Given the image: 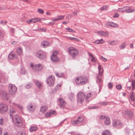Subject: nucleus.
<instances>
[{
	"instance_id": "f257e3e1",
	"label": "nucleus",
	"mask_w": 135,
	"mask_h": 135,
	"mask_svg": "<svg viewBox=\"0 0 135 135\" xmlns=\"http://www.w3.org/2000/svg\"><path fill=\"white\" fill-rule=\"evenodd\" d=\"M68 50L70 55L73 58H75L78 54V50L74 47H70L68 48Z\"/></svg>"
},
{
	"instance_id": "f03ea898",
	"label": "nucleus",
	"mask_w": 135,
	"mask_h": 135,
	"mask_svg": "<svg viewBox=\"0 0 135 135\" xmlns=\"http://www.w3.org/2000/svg\"><path fill=\"white\" fill-rule=\"evenodd\" d=\"M99 73L97 76V81L99 82L102 81V79L103 77V70L101 67V66L99 64L98 67Z\"/></svg>"
},
{
	"instance_id": "7ed1b4c3",
	"label": "nucleus",
	"mask_w": 135,
	"mask_h": 135,
	"mask_svg": "<svg viewBox=\"0 0 135 135\" xmlns=\"http://www.w3.org/2000/svg\"><path fill=\"white\" fill-rule=\"evenodd\" d=\"M75 81L78 84L83 85L86 83L87 81V79L85 77H80L77 78Z\"/></svg>"
},
{
	"instance_id": "20e7f679",
	"label": "nucleus",
	"mask_w": 135,
	"mask_h": 135,
	"mask_svg": "<svg viewBox=\"0 0 135 135\" xmlns=\"http://www.w3.org/2000/svg\"><path fill=\"white\" fill-rule=\"evenodd\" d=\"M85 95V94L82 91L79 92L77 95L78 103H83L84 101Z\"/></svg>"
},
{
	"instance_id": "39448f33",
	"label": "nucleus",
	"mask_w": 135,
	"mask_h": 135,
	"mask_svg": "<svg viewBox=\"0 0 135 135\" xmlns=\"http://www.w3.org/2000/svg\"><path fill=\"white\" fill-rule=\"evenodd\" d=\"M135 11L134 9H131L128 6H126L122 8H119V12H123L126 11L127 13H129L133 12Z\"/></svg>"
},
{
	"instance_id": "423d86ee",
	"label": "nucleus",
	"mask_w": 135,
	"mask_h": 135,
	"mask_svg": "<svg viewBox=\"0 0 135 135\" xmlns=\"http://www.w3.org/2000/svg\"><path fill=\"white\" fill-rule=\"evenodd\" d=\"M12 119L14 123L17 126H21L22 125V120L18 116L16 115L12 117Z\"/></svg>"
},
{
	"instance_id": "0eeeda50",
	"label": "nucleus",
	"mask_w": 135,
	"mask_h": 135,
	"mask_svg": "<svg viewBox=\"0 0 135 135\" xmlns=\"http://www.w3.org/2000/svg\"><path fill=\"white\" fill-rule=\"evenodd\" d=\"M55 80L54 76L51 75L48 77L47 78V83L48 85L50 86H53Z\"/></svg>"
},
{
	"instance_id": "6e6552de",
	"label": "nucleus",
	"mask_w": 135,
	"mask_h": 135,
	"mask_svg": "<svg viewBox=\"0 0 135 135\" xmlns=\"http://www.w3.org/2000/svg\"><path fill=\"white\" fill-rule=\"evenodd\" d=\"M9 93L11 94H14L16 91L17 88L13 84H9L8 86Z\"/></svg>"
},
{
	"instance_id": "1a4fd4ad",
	"label": "nucleus",
	"mask_w": 135,
	"mask_h": 135,
	"mask_svg": "<svg viewBox=\"0 0 135 135\" xmlns=\"http://www.w3.org/2000/svg\"><path fill=\"white\" fill-rule=\"evenodd\" d=\"M58 52L56 51H54L51 56V59L54 62H57L59 61V59L57 56Z\"/></svg>"
},
{
	"instance_id": "9d476101",
	"label": "nucleus",
	"mask_w": 135,
	"mask_h": 135,
	"mask_svg": "<svg viewBox=\"0 0 135 135\" xmlns=\"http://www.w3.org/2000/svg\"><path fill=\"white\" fill-rule=\"evenodd\" d=\"M99 118L101 119L104 120L105 123L106 125H109L110 123V118L108 117L101 115L100 116Z\"/></svg>"
},
{
	"instance_id": "9b49d317",
	"label": "nucleus",
	"mask_w": 135,
	"mask_h": 135,
	"mask_svg": "<svg viewBox=\"0 0 135 135\" xmlns=\"http://www.w3.org/2000/svg\"><path fill=\"white\" fill-rule=\"evenodd\" d=\"M36 55L37 57L41 59H44L46 57L45 54L41 51H38L36 53Z\"/></svg>"
},
{
	"instance_id": "f8f14e48",
	"label": "nucleus",
	"mask_w": 135,
	"mask_h": 135,
	"mask_svg": "<svg viewBox=\"0 0 135 135\" xmlns=\"http://www.w3.org/2000/svg\"><path fill=\"white\" fill-rule=\"evenodd\" d=\"M83 120L84 119L83 117H79L76 120L73 121L72 123L74 125H77L82 122Z\"/></svg>"
},
{
	"instance_id": "ddd939ff",
	"label": "nucleus",
	"mask_w": 135,
	"mask_h": 135,
	"mask_svg": "<svg viewBox=\"0 0 135 135\" xmlns=\"http://www.w3.org/2000/svg\"><path fill=\"white\" fill-rule=\"evenodd\" d=\"M7 106L5 104H1L0 105V113H4L7 111Z\"/></svg>"
},
{
	"instance_id": "4468645a",
	"label": "nucleus",
	"mask_w": 135,
	"mask_h": 135,
	"mask_svg": "<svg viewBox=\"0 0 135 135\" xmlns=\"http://www.w3.org/2000/svg\"><path fill=\"white\" fill-rule=\"evenodd\" d=\"M128 84H130L132 86V90H133L135 89V81L132 80V81L128 82L126 86L127 87V89L129 90H130L131 88V86H128Z\"/></svg>"
},
{
	"instance_id": "2eb2a0df",
	"label": "nucleus",
	"mask_w": 135,
	"mask_h": 135,
	"mask_svg": "<svg viewBox=\"0 0 135 135\" xmlns=\"http://www.w3.org/2000/svg\"><path fill=\"white\" fill-rule=\"evenodd\" d=\"M59 107L61 108L64 107L66 105V102L62 98L59 99Z\"/></svg>"
},
{
	"instance_id": "dca6fc26",
	"label": "nucleus",
	"mask_w": 135,
	"mask_h": 135,
	"mask_svg": "<svg viewBox=\"0 0 135 135\" xmlns=\"http://www.w3.org/2000/svg\"><path fill=\"white\" fill-rule=\"evenodd\" d=\"M8 58L11 60L16 59L17 58V56L14 52H11L8 55Z\"/></svg>"
},
{
	"instance_id": "f3484780",
	"label": "nucleus",
	"mask_w": 135,
	"mask_h": 135,
	"mask_svg": "<svg viewBox=\"0 0 135 135\" xmlns=\"http://www.w3.org/2000/svg\"><path fill=\"white\" fill-rule=\"evenodd\" d=\"M122 123L120 120H114L112 123V125L114 127H116L117 126L121 125Z\"/></svg>"
},
{
	"instance_id": "a211bd4d",
	"label": "nucleus",
	"mask_w": 135,
	"mask_h": 135,
	"mask_svg": "<svg viewBox=\"0 0 135 135\" xmlns=\"http://www.w3.org/2000/svg\"><path fill=\"white\" fill-rule=\"evenodd\" d=\"M43 66L40 64H38L35 65L34 66V68L33 69L36 71H39L41 70L43 68Z\"/></svg>"
},
{
	"instance_id": "6ab92c4d",
	"label": "nucleus",
	"mask_w": 135,
	"mask_h": 135,
	"mask_svg": "<svg viewBox=\"0 0 135 135\" xmlns=\"http://www.w3.org/2000/svg\"><path fill=\"white\" fill-rule=\"evenodd\" d=\"M35 107L32 104H30L27 107V109L29 111L33 112L35 109Z\"/></svg>"
},
{
	"instance_id": "aec40b11",
	"label": "nucleus",
	"mask_w": 135,
	"mask_h": 135,
	"mask_svg": "<svg viewBox=\"0 0 135 135\" xmlns=\"http://www.w3.org/2000/svg\"><path fill=\"white\" fill-rule=\"evenodd\" d=\"M1 94L3 95V98L4 99H7V96L8 94L5 90H2L1 91Z\"/></svg>"
},
{
	"instance_id": "412c9836",
	"label": "nucleus",
	"mask_w": 135,
	"mask_h": 135,
	"mask_svg": "<svg viewBox=\"0 0 135 135\" xmlns=\"http://www.w3.org/2000/svg\"><path fill=\"white\" fill-rule=\"evenodd\" d=\"M98 33L100 35L105 36H107L109 35V32L108 31L103 32L102 31H99L98 32Z\"/></svg>"
},
{
	"instance_id": "4be33fe9",
	"label": "nucleus",
	"mask_w": 135,
	"mask_h": 135,
	"mask_svg": "<svg viewBox=\"0 0 135 135\" xmlns=\"http://www.w3.org/2000/svg\"><path fill=\"white\" fill-rule=\"evenodd\" d=\"M92 96V94L91 93H87L85 97V99L86 102L88 103L89 102L90 100L89 99V98L91 97Z\"/></svg>"
},
{
	"instance_id": "5701e85b",
	"label": "nucleus",
	"mask_w": 135,
	"mask_h": 135,
	"mask_svg": "<svg viewBox=\"0 0 135 135\" xmlns=\"http://www.w3.org/2000/svg\"><path fill=\"white\" fill-rule=\"evenodd\" d=\"M64 17V16L60 15L58 16L56 18L52 19V20L53 21H56L59 20H61Z\"/></svg>"
},
{
	"instance_id": "b1692460",
	"label": "nucleus",
	"mask_w": 135,
	"mask_h": 135,
	"mask_svg": "<svg viewBox=\"0 0 135 135\" xmlns=\"http://www.w3.org/2000/svg\"><path fill=\"white\" fill-rule=\"evenodd\" d=\"M130 98L132 101H133L134 103L135 102V93L133 92L131 93V95H130Z\"/></svg>"
},
{
	"instance_id": "393cba45",
	"label": "nucleus",
	"mask_w": 135,
	"mask_h": 135,
	"mask_svg": "<svg viewBox=\"0 0 135 135\" xmlns=\"http://www.w3.org/2000/svg\"><path fill=\"white\" fill-rule=\"evenodd\" d=\"M16 53L18 55H21L23 53L22 49L21 47L18 48L16 50Z\"/></svg>"
},
{
	"instance_id": "a878e982",
	"label": "nucleus",
	"mask_w": 135,
	"mask_h": 135,
	"mask_svg": "<svg viewBox=\"0 0 135 135\" xmlns=\"http://www.w3.org/2000/svg\"><path fill=\"white\" fill-rule=\"evenodd\" d=\"M49 43L46 41H45L42 42L41 44V46H42L43 47L46 48L49 46Z\"/></svg>"
},
{
	"instance_id": "bb28decb",
	"label": "nucleus",
	"mask_w": 135,
	"mask_h": 135,
	"mask_svg": "<svg viewBox=\"0 0 135 135\" xmlns=\"http://www.w3.org/2000/svg\"><path fill=\"white\" fill-rule=\"evenodd\" d=\"M47 109V107L46 106H43L41 108L40 110L42 113H44L46 112Z\"/></svg>"
},
{
	"instance_id": "cd10ccee",
	"label": "nucleus",
	"mask_w": 135,
	"mask_h": 135,
	"mask_svg": "<svg viewBox=\"0 0 135 135\" xmlns=\"http://www.w3.org/2000/svg\"><path fill=\"white\" fill-rule=\"evenodd\" d=\"M16 112V110L13 108L11 109L10 110L9 114L12 117L14 115H15Z\"/></svg>"
},
{
	"instance_id": "c85d7f7f",
	"label": "nucleus",
	"mask_w": 135,
	"mask_h": 135,
	"mask_svg": "<svg viewBox=\"0 0 135 135\" xmlns=\"http://www.w3.org/2000/svg\"><path fill=\"white\" fill-rule=\"evenodd\" d=\"M104 42V41L103 40V39H101L100 40H97L94 41L93 43H95L97 44H102Z\"/></svg>"
},
{
	"instance_id": "c756f323",
	"label": "nucleus",
	"mask_w": 135,
	"mask_h": 135,
	"mask_svg": "<svg viewBox=\"0 0 135 135\" xmlns=\"http://www.w3.org/2000/svg\"><path fill=\"white\" fill-rule=\"evenodd\" d=\"M102 134V135H112L111 133L108 130L103 131Z\"/></svg>"
},
{
	"instance_id": "7c9ffc66",
	"label": "nucleus",
	"mask_w": 135,
	"mask_h": 135,
	"mask_svg": "<svg viewBox=\"0 0 135 135\" xmlns=\"http://www.w3.org/2000/svg\"><path fill=\"white\" fill-rule=\"evenodd\" d=\"M37 129V127L36 126H32L30 128V131L31 132L35 131Z\"/></svg>"
},
{
	"instance_id": "2f4dec72",
	"label": "nucleus",
	"mask_w": 135,
	"mask_h": 135,
	"mask_svg": "<svg viewBox=\"0 0 135 135\" xmlns=\"http://www.w3.org/2000/svg\"><path fill=\"white\" fill-rule=\"evenodd\" d=\"M126 113L129 117H131L133 115V112L131 111H127L126 112Z\"/></svg>"
},
{
	"instance_id": "473e14b6",
	"label": "nucleus",
	"mask_w": 135,
	"mask_h": 135,
	"mask_svg": "<svg viewBox=\"0 0 135 135\" xmlns=\"http://www.w3.org/2000/svg\"><path fill=\"white\" fill-rule=\"evenodd\" d=\"M32 86V84L31 83H29L25 85V87L27 89L31 88Z\"/></svg>"
},
{
	"instance_id": "72a5a7b5",
	"label": "nucleus",
	"mask_w": 135,
	"mask_h": 135,
	"mask_svg": "<svg viewBox=\"0 0 135 135\" xmlns=\"http://www.w3.org/2000/svg\"><path fill=\"white\" fill-rule=\"evenodd\" d=\"M55 74L56 76L58 77H63L64 76V74L62 73H56Z\"/></svg>"
},
{
	"instance_id": "f704fd0d",
	"label": "nucleus",
	"mask_w": 135,
	"mask_h": 135,
	"mask_svg": "<svg viewBox=\"0 0 135 135\" xmlns=\"http://www.w3.org/2000/svg\"><path fill=\"white\" fill-rule=\"evenodd\" d=\"M35 83L36 85H37V87L39 88H41V84L38 81H35Z\"/></svg>"
},
{
	"instance_id": "c9c22d12",
	"label": "nucleus",
	"mask_w": 135,
	"mask_h": 135,
	"mask_svg": "<svg viewBox=\"0 0 135 135\" xmlns=\"http://www.w3.org/2000/svg\"><path fill=\"white\" fill-rule=\"evenodd\" d=\"M38 20V19L37 18H33L32 19H31L32 23H34L36 22H38L40 21L41 19H39V21H37Z\"/></svg>"
},
{
	"instance_id": "e433bc0d",
	"label": "nucleus",
	"mask_w": 135,
	"mask_h": 135,
	"mask_svg": "<svg viewBox=\"0 0 135 135\" xmlns=\"http://www.w3.org/2000/svg\"><path fill=\"white\" fill-rule=\"evenodd\" d=\"M68 38L70 40H74L78 42H79L80 41V40L74 37H69Z\"/></svg>"
},
{
	"instance_id": "4c0bfd02",
	"label": "nucleus",
	"mask_w": 135,
	"mask_h": 135,
	"mask_svg": "<svg viewBox=\"0 0 135 135\" xmlns=\"http://www.w3.org/2000/svg\"><path fill=\"white\" fill-rule=\"evenodd\" d=\"M126 46V43L125 42H123L119 46L120 48L121 49H123Z\"/></svg>"
},
{
	"instance_id": "58836bf2",
	"label": "nucleus",
	"mask_w": 135,
	"mask_h": 135,
	"mask_svg": "<svg viewBox=\"0 0 135 135\" xmlns=\"http://www.w3.org/2000/svg\"><path fill=\"white\" fill-rule=\"evenodd\" d=\"M100 105H106L108 104V102H101L99 103Z\"/></svg>"
},
{
	"instance_id": "ea45409f",
	"label": "nucleus",
	"mask_w": 135,
	"mask_h": 135,
	"mask_svg": "<svg viewBox=\"0 0 135 135\" xmlns=\"http://www.w3.org/2000/svg\"><path fill=\"white\" fill-rule=\"evenodd\" d=\"M66 29L69 32L74 33L75 32V31L70 28H66Z\"/></svg>"
},
{
	"instance_id": "a19ab883",
	"label": "nucleus",
	"mask_w": 135,
	"mask_h": 135,
	"mask_svg": "<svg viewBox=\"0 0 135 135\" xmlns=\"http://www.w3.org/2000/svg\"><path fill=\"white\" fill-rule=\"evenodd\" d=\"M61 86V84L57 85L54 88V90L55 91L57 90L58 89H59V88Z\"/></svg>"
},
{
	"instance_id": "79ce46f5",
	"label": "nucleus",
	"mask_w": 135,
	"mask_h": 135,
	"mask_svg": "<svg viewBox=\"0 0 135 135\" xmlns=\"http://www.w3.org/2000/svg\"><path fill=\"white\" fill-rule=\"evenodd\" d=\"M111 27H117V25L116 23H115L113 22H112L111 25Z\"/></svg>"
},
{
	"instance_id": "37998d69",
	"label": "nucleus",
	"mask_w": 135,
	"mask_h": 135,
	"mask_svg": "<svg viewBox=\"0 0 135 135\" xmlns=\"http://www.w3.org/2000/svg\"><path fill=\"white\" fill-rule=\"evenodd\" d=\"M108 87L109 88L111 89L113 87V84L111 83L110 82L108 84Z\"/></svg>"
},
{
	"instance_id": "c03bdc74",
	"label": "nucleus",
	"mask_w": 135,
	"mask_h": 135,
	"mask_svg": "<svg viewBox=\"0 0 135 135\" xmlns=\"http://www.w3.org/2000/svg\"><path fill=\"white\" fill-rule=\"evenodd\" d=\"M37 11L40 14H43L44 13V11L43 10L41 9H38L37 10Z\"/></svg>"
},
{
	"instance_id": "a18cd8bd",
	"label": "nucleus",
	"mask_w": 135,
	"mask_h": 135,
	"mask_svg": "<svg viewBox=\"0 0 135 135\" xmlns=\"http://www.w3.org/2000/svg\"><path fill=\"white\" fill-rule=\"evenodd\" d=\"M111 22H108L106 24L105 27H109V26L111 27Z\"/></svg>"
},
{
	"instance_id": "49530a36",
	"label": "nucleus",
	"mask_w": 135,
	"mask_h": 135,
	"mask_svg": "<svg viewBox=\"0 0 135 135\" xmlns=\"http://www.w3.org/2000/svg\"><path fill=\"white\" fill-rule=\"evenodd\" d=\"M116 87L117 89L120 90L121 89L122 86L120 85H118L116 86Z\"/></svg>"
},
{
	"instance_id": "de8ad7c7",
	"label": "nucleus",
	"mask_w": 135,
	"mask_h": 135,
	"mask_svg": "<svg viewBox=\"0 0 135 135\" xmlns=\"http://www.w3.org/2000/svg\"><path fill=\"white\" fill-rule=\"evenodd\" d=\"M91 58L92 59L91 60V61L94 62H96V60L94 56L91 57Z\"/></svg>"
},
{
	"instance_id": "09e8293b",
	"label": "nucleus",
	"mask_w": 135,
	"mask_h": 135,
	"mask_svg": "<svg viewBox=\"0 0 135 135\" xmlns=\"http://www.w3.org/2000/svg\"><path fill=\"white\" fill-rule=\"evenodd\" d=\"M25 73V70L23 68H22L21 71V73L22 74H24Z\"/></svg>"
},
{
	"instance_id": "8fccbe9b",
	"label": "nucleus",
	"mask_w": 135,
	"mask_h": 135,
	"mask_svg": "<svg viewBox=\"0 0 135 135\" xmlns=\"http://www.w3.org/2000/svg\"><path fill=\"white\" fill-rule=\"evenodd\" d=\"M107 8V6H103V7H101V10H106Z\"/></svg>"
},
{
	"instance_id": "3c124183",
	"label": "nucleus",
	"mask_w": 135,
	"mask_h": 135,
	"mask_svg": "<svg viewBox=\"0 0 135 135\" xmlns=\"http://www.w3.org/2000/svg\"><path fill=\"white\" fill-rule=\"evenodd\" d=\"M51 115V113H47L45 114V116L47 117H49Z\"/></svg>"
},
{
	"instance_id": "603ef678",
	"label": "nucleus",
	"mask_w": 135,
	"mask_h": 135,
	"mask_svg": "<svg viewBox=\"0 0 135 135\" xmlns=\"http://www.w3.org/2000/svg\"><path fill=\"white\" fill-rule=\"evenodd\" d=\"M119 16V15L118 13H115L114 15L113 16V17L114 18H117Z\"/></svg>"
},
{
	"instance_id": "864d4df0",
	"label": "nucleus",
	"mask_w": 135,
	"mask_h": 135,
	"mask_svg": "<svg viewBox=\"0 0 135 135\" xmlns=\"http://www.w3.org/2000/svg\"><path fill=\"white\" fill-rule=\"evenodd\" d=\"M17 135H26L24 132H18Z\"/></svg>"
},
{
	"instance_id": "5fc2aeb1",
	"label": "nucleus",
	"mask_w": 135,
	"mask_h": 135,
	"mask_svg": "<svg viewBox=\"0 0 135 135\" xmlns=\"http://www.w3.org/2000/svg\"><path fill=\"white\" fill-rule=\"evenodd\" d=\"M98 108V107L93 106V107H90L89 108L90 109H96V108Z\"/></svg>"
},
{
	"instance_id": "6e6d98bb",
	"label": "nucleus",
	"mask_w": 135,
	"mask_h": 135,
	"mask_svg": "<svg viewBox=\"0 0 135 135\" xmlns=\"http://www.w3.org/2000/svg\"><path fill=\"white\" fill-rule=\"evenodd\" d=\"M11 31L12 32L13 34L14 33L15 31V29L13 28H11L10 29Z\"/></svg>"
},
{
	"instance_id": "4d7b16f0",
	"label": "nucleus",
	"mask_w": 135,
	"mask_h": 135,
	"mask_svg": "<svg viewBox=\"0 0 135 135\" xmlns=\"http://www.w3.org/2000/svg\"><path fill=\"white\" fill-rule=\"evenodd\" d=\"M101 58L102 60H103L104 61H107V59L105 58L102 56L101 57Z\"/></svg>"
},
{
	"instance_id": "13d9d810",
	"label": "nucleus",
	"mask_w": 135,
	"mask_h": 135,
	"mask_svg": "<svg viewBox=\"0 0 135 135\" xmlns=\"http://www.w3.org/2000/svg\"><path fill=\"white\" fill-rule=\"evenodd\" d=\"M110 44L111 45H113L115 44H116L115 43V41H112L110 43Z\"/></svg>"
},
{
	"instance_id": "bf43d9fd",
	"label": "nucleus",
	"mask_w": 135,
	"mask_h": 135,
	"mask_svg": "<svg viewBox=\"0 0 135 135\" xmlns=\"http://www.w3.org/2000/svg\"><path fill=\"white\" fill-rule=\"evenodd\" d=\"M3 124V120L2 118L0 119V125H2Z\"/></svg>"
},
{
	"instance_id": "052dcab7",
	"label": "nucleus",
	"mask_w": 135,
	"mask_h": 135,
	"mask_svg": "<svg viewBox=\"0 0 135 135\" xmlns=\"http://www.w3.org/2000/svg\"><path fill=\"white\" fill-rule=\"evenodd\" d=\"M27 22L28 23V24H30V23H32L31 19L30 20H28L27 21Z\"/></svg>"
},
{
	"instance_id": "680f3d73",
	"label": "nucleus",
	"mask_w": 135,
	"mask_h": 135,
	"mask_svg": "<svg viewBox=\"0 0 135 135\" xmlns=\"http://www.w3.org/2000/svg\"><path fill=\"white\" fill-rule=\"evenodd\" d=\"M11 44L12 45H16L17 44V42L15 41H13L11 42Z\"/></svg>"
},
{
	"instance_id": "e2e57ef3",
	"label": "nucleus",
	"mask_w": 135,
	"mask_h": 135,
	"mask_svg": "<svg viewBox=\"0 0 135 135\" xmlns=\"http://www.w3.org/2000/svg\"><path fill=\"white\" fill-rule=\"evenodd\" d=\"M78 12V11L77 10H76V11H75L74 12H73V13L74 15H77V13Z\"/></svg>"
},
{
	"instance_id": "0e129e2a",
	"label": "nucleus",
	"mask_w": 135,
	"mask_h": 135,
	"mask_svg": "<svg viewBox=\"0 0 135 135\" xmlns=\"http://www.w3.org/2000/svg\"><path fill=\"white\" fill-rule=\"evenodd\" d=\"M51 114H54L56 113V112L55 111L53 110L52 112H51Z\"/></svg>"
},
{
	"instance_id": "69168bd1",
	"label": "nucleus",
	"mask_w": 135,
	"mask_h": 135,
	"mask_svg": "<svg viewBox=\"0 0 135 135\" xmlns=\"http://www.w3.org/2000/svg\"><path fill=\"white\" fill-rule=\"evenodd\" d=\"M2 129L0 127V135H1L2 133Z\"/></svg>"
},
{
	"instance_id": "338daca9",
	"label": "nucleus",
	"mask_w": 135,
	"mask_h": 135,
	"mask_svg": "<svg viewBox=\"0 0 135 135\" xmlns=\"http://www.w3.org/2000/svg\"><path fill=\"white\" fill-rule=\"evenodd\" d=\"M89 55L91 56V57H92V56H93V55L91 54L90 53V52H89Z\"/></svg>"
},
{
	"instance_id": "774afa93",
	"label": "nucleus",
	"mask_w": 135,
	"mask_h": 135,
	"mask_svg": "<svg viewBox=\"0 0 135 135\" xmlns=\"http://www.w3.org/2000/svg\"><path fill=\"white\" fill-rule=\"evenodd\" d=\"M130 46L131 48H132L133 47V44H130Z\"/></svg>"
}]
</instances>
